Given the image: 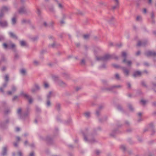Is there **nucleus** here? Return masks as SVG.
I'll return each instance as SVG.
<instances>
[{
	"instance_id": "obj_1",
	"label": "nucleus",
	"mask_w": 156,
	"mask_h": 156,
	"mask_svg": "<svg viewBox=\"0 0 156 156\" xmlns=\"http://www.w3.org/2000/svg\"><path fill=\"white\" fill-rule=\"evenodd\" d=\"M127 55L126 53L125 52H123L122 53V56L124 58L123 62L126 64L128 66H130L131 64V62L130 61H127L126 59V56Z\"/></svg>"
},
{
	"instance_id": "obj_2",
	"label": "nucleus",
	"mask_w": 156,
	"mask_h": 156,
	"mask_svg": "<svg viewBox=\"0 0 156 156\" xmlns=\"http://www.w3.org/2000/svg\"><path fill=\"white\" fill-rule=\"evenodd\" d=\"M20 95L24 98L27 99L29 101V102L30 103H31L33 101L32 99L31 98L28 96L26 94L24 93L23 92H22L20 93Z\"/></svg>"
},
{
	"instance_id": "obj_3",
	"label": "nucleus",
	"mask_w": 156,
	"mask_h": 156,
	"mask_svg": "<svg viewBox=\"0 0 156 156\" xmlns=\"http://www.w3.org/2000/svg\"><path fill=\"white\" fill-rule=\"evenodd\" d=\"M146 55L147 56H155L156 55V53L153 51H148L146 53Z\"/></svg>"
},
{
	"instance_id": "obj_4",
	"label": "nucleus",
	"mask_w": 156,
	"mask_h": 156,
	"mask_svg": "<svg viewBox=\"0 0 156 156\" xmlns=\"http://www.w3.org/2000/svg\"><path fill=\"white\" fill-rule=\"evenodd\" d=\"M7 26V23L6 22H0V26L5 27Z\"/></svg>"
},
{
	"instance_id": "obj_5",
	"label": "nucleus",
	"mask_w": 156,
	"mask_h": 156,
	"mask_svg": "<svg viewBox=\"0 0 156 156\" xmlns=\"http://www.w3.org/2000/svg\"><path fill=\"white\" fill-rule=\"evenodd\" d=\"M141 74V72L140 71H136L133 74V76L136 77L137 76H140Z\"/></svg>"
},
{
	"instance_id": "obj_6",
	"label": "nucleus",
	"mask_w": 156,
	"mask_h": 156,
	"mask_svg": "<svg viewBox=\"0 0 156 156\" xmlns=\"http://www.w3.org/2000/svg\"><path fill=\"white\" fill-rule=\"evenodd\" d=\"M9 8L6 6H3L2 9V11L3 12H5L7 11Z\"/></svg>"
},
{
	"instance_id": "obj_7",
	"label": "nucleus",
	"mask_w": 156,
	"mask_h": 156,
	"mask_svg": "<svg viewBox=\"0 0 156 156\" xmlns=\"http://www.w3.org/2000/svg\"><path fill=\"white\" fill-rule=\"evenodd\" d=\"M114 2L115 3V6L113 7V9H115L116 7H117L119 5V2L118 0H114Z\"/></svg>"
},
{
	"instance_id": "obj_8",
	"label": "nucleus",
	"mask_w": 156,
	"mask_h": 156,
	"mask_svg": "<svg viewBox=\"0 0 156 156\" xmlns=\"http://www.w3.org/2000/svg\"><path fill=\"white\" fill-rule=\"evenodd\" d=\"M110 55H106L105 57L103 58H100L101 59H102L103 60H105L109 58H110Z\"/></svg>"
},
{
	"instance_id": "obj_9",
	"label": "nucleus",
	"mask_w": 156,
	"mask_h": 156,
	"mask_svg": "<svg viewBox=\"0 0 156 156\" xmlns=\"http://www.w3.org/2000/svg\"><path fill=\"white\" fill-rule=\"evenodd\" d=\"M6 150L5 147H4L3 149L2 155L3 156L5 155L6 153Z\"/></svg>"
},
{
	"instance_id": "obj_10",
	"label": "nucleus",
	"mask_w": 156,
	"mask_h": 156,
	"mask_svg": "<svg viewBox=\"0 0 156 156\" xmlns=\"http://www.w3.org/2000/svg\"><path fill=\"white\" fill-rule=\"evenodd\" d=\"M9 34L10 36L12 37H13V38H16V35L12 32H10L9 33Z\"/></svg>"
},
{
	"instance_id": "obj_11",
	"label": "nucleus",
	"mask_w": 156,
	"mask_h": 156,
	"mask_svg": "<svg viewBox=\"0 0 156 156\" xmlns=\"http://www.w3.org/2000/svg\"><path fill=\"white\" fill-rule=\"evenodd\" d=\"M20 44L22 46H24L26 45V42L25 41H20Z\"/></svg>"
},
{
	"instance_id": "obj_12",
	"label": "nucleus",
	"mask_w": 156,
	"mask_h": 156,
	"mask_svg": "<svg viewBox=\"0 0 156 156\" xmlns=\"http://www.w3.org/2000/svg\"><path fill=\"white\" fill-rule=\"evenodd\" d=\"M39 88V87L37 85V86H35V87L33 88V89H32V91L33 92H34L35 91V90H37Z\"/></svg>"
},
{
	"instance_id": "obj_13",
	"label": "nucleus",
	"mask_w": 156,
	"mask_h": 156,
	"mask_svg": "<svg viewBox=\"0 0 156 156\" xmlns=\"http://www.w3.org/2000/svg\"><path fill=\"white\" fill-rule=\"evenodd\" d=\"M20 73L22 75H24L26 73V70L24 69H22L20 70Z\"/></svg>"
},
{
	"instance_id": "obj_14",
	"label": "nucleus",
	"mask_w": 156,
	"mask_h": 156,
	"mask_svg": "<svg viewBox=\"0 0 156 156\" xmlns=\"http://www.w3.org/2000/svg\"><path fill=\"white\" fill-rule=\"evenodd\" d=\"M25 11V9L24 8H21L19 10V12L20 13H24Z\"/></svg>"
},
{
	"instance_id": "obj_15",
	"label": "nucleus",
	"mask_w": 156,
	"mask_h": 156,
	"mask_svg": "<svg viewBox=\"0 0 156 156\" xmlns=\"http://www.w3.org/2000/svg\"><path fill=\"white\" fill-rule=\"evenodd\" d=\"M85 116L86 117H88L90 115V113L89 112H86L84 114Z\"/></svg>"
},
{
	"instance_id": "obj_16",
	"label": "nucleus",
	"mask_w": 156,
	"mask_h": 156,
	"mask_svg": "<svg viewBox=\"0 0 156 156\" xmlns=\"http://www.w3.org/2000/svg\"><path fill=\"white\" fill-rule=\"evenodd\" d=\"M16 23V20L15 18H13L12 19V23L14 24Z\"/></svg>"
},
{
	"instance_id": "obj_17",
	"label": "nucleus",
	"mask_w": 156,
	"mask_h": 156,
	"mask_svg": "<svg viewBox=\"0 0 156 156\" xmlns=\"http://www.w3.org/2000/svg\"><path fill=\"white\" fill-rule=\"evenodd\" d=\"M125 75H127L129 74V72L128 70L125 69H123Z\"/></svg>"
},
{
	"instance_id": "obj_18",
	"label": "nucleus",
	"mask_w": 156,
	"mask_h": 156,
	"mask_svg": "<svg viewBox=\"0 0 156 156\" xmlns=\"http://www.w3.org/2000/svg\"><path fill=\"white\" fill-rule=\"evenodd\" d=\"M89 37V35L88 34L84 35L83 36L84 38L86 39H87Z\"/></svg>"
},
{
	"instance_id": "obj_19",
	"label": "nucleus",
	"mask_w": 156,
	"mask_h": 156,
	"mask_svg": "<svg viewBox=\"0 0 156 156\" xmlns=\"http://www.w3.org/2000/svg\"><path fill=\"white\" fill-rule=\"evenodd\" d=\"M140 102L143 105H145L146 103V101L144 100H141Z\"/></svg>"
},
{
	"instance_id": "obj_20",
	"label": "nucleus",
	"mask_w": 156,
	"mask_h": 156,
	"mask_svg": "<svg viewBox=\"0 0 156 156\" xmlns=\"http://www.w3.org/2000/svg\"><path fill=\"white\" fill-rule=\"evenodd\" d=\"M5 79L6 82H7L9 80V76L8 75H6L5 77Z\"/></svg>"
},
{
	"instance_id": "obj_21",
	"label": "nucleus",
	"mask_w": 156,
	"mask_h": 156,
	"mask_svg": "<svg viewBox=\"0 0 156 156\" xmlns=\"http://www.w3.org/2000/svg\"><path fill=\"white\" fill-rule=\"evenodd\" d=\"M44 87L45 88H47L48 87L49 85L47 83L45 82L44 83Z\"/></svg>"
},
{
	"instance_id": "obj_22",
	"label": "nucleus",
	"mask_w": 156,
	"mask_h": 156,
	"mask_svg": "<svg viewBox=\"0 0 156 156\" xmlns=\"http://www.w3.org/2000/svg\"><path fill=\"white\" fill-rule=\"evenodd\" d=\"M142 19L141 17L140 16H138L136 17V20L137 21H140Z\"/></svg>"
},
{
	"instance_id": "obj_23",
	"label": "nucleus",
	"mask_w": 156,
	"mask_h": 156,
	"mask_svg": "<svg viewBox=\"0 0 156 156\" xmlns=\"http://www.w3.org/2000/svg\"><path fill=\"white\" fill-rule=\"evenodd\" d=\"M143 44L140 41H139L137 44V45L138 46H140L142 45H143Z\"/></svg>"
},
{
	"instance_id": "obj_24",
	"label": "nucleus",
	"mask_w": 156,
	"mask_h": 156,
	"mask_svg": "<svg viewBox=\"0 0 156 156\" xmlns=\"http://www.w3.org/2000/svg\"><path fill=\"white\" fill-rule=\"evenodd\" d=\"M15 45L13 44H12L10 46L9 45V47L11 48H13L15 47Z\"/></svg>"
},
{
	"instance_id": "obj_25",
	"label": "nucleus",
	"mask_w": 156,
	"mask_h": 156,
	"mask_svg": "<svg viewBox=\"0 0 156 156\" xmlns=\"http://www.w3.org/2000/svg\"><path fill=\"white\" fill-rule=\"evenodd\" d=\"M115 78L117 79H119V75L118 74H115Z\"/></svg>"
},
{
	"instance_id": "obj_26",
	"label": "nucleus",
	"mask_w": 156,
	"mask_h": 156,
	"mask_svg": "<svg viewBox=\"0 0 156 156\" xmlns=\"http://www.w3.org/2000/svg\"><path fill=\"white\" fill-rule=\"evenodd\" d=\"M51 94H52L51 92H49V94L47 95V98H49L50 97V96H51Z\"/></svg>"
},
{
	"instance_id": "obj_27",
	"label": "nucleus",
	"mask_w": 156,
	"mask_h": 156,
	"mask_svg": "<svg viewBox=\"0 0 156 156\" xmlns=\"http://www.w3.org/2000/svg\"><path fill=\"white\" fill-rule=\"evenodd\" d=\"M21 110L20 108H19L17 110V113L18 114H20V113Z\"/></svg>"
},
{
	"instance_id": "obj_28",
	"label": "nucleus",
	"mask_w": 156,
	"mask_h": 156,
	"mask_svg": "<svg viewBox=\"0 0 156 156\" xmlns=\"http://www.w3.org/2000/svg\"><path fill=\"white\" fill-rule=\"evenodd\" d=\"M38 62L37 61H34V63L35 65H37V64H38Z\"/></svg>"
},
{
	"instance_id": "obj_29",
	"label": "nucleus",
	"mask_w": 156,
	"mask_h": 156,
	"mask_svg": "<svg viewBox=\"0 0 156 156\" xmlns=\"http://www.w3.org/2000/svg\"><path fill=\"white\" fill-rule=\"evenodd\" d=\"M85 61L83 59L81 61V64H82L83 65L85 64Z\"/></svg>"
},
{
	"instance_id": "obj_30",
	"label": "nucleus",
	"mask_w": 156,
	"mask_h": 156,
	"mask_svg": "<svg viewBox=\"0 0 156 156\" xmlns=\"http://www.w3.org/2000/svg\"><path fill=\"white\" fill-rule=\"evenodd\" d=\"M3 46L5 48H6L7 47V45L5 43L3 44Z\"/></svg>"
},
{
	"instance_id": "obj_31",
	"label": "nucleus",
	"mask_w": 156,
	"mask_h": 156,
	"mask_svg": "<svg viewBox=\"0 0 156 156\" xmlns=\"http://www.w3.org/2000/svg\"><path fill=\"white\" fill-rule=\"evenodd\" d=\"M47 105L48 106H50V103L49 101H48L47 103Z\"/></svg>"
},
{
	"instance_id": "obj_32",
	"label": "nucleus",
	"mask_w": 156,
	"mask_h": 156,
	"mask_svg": "<svg viewBox=\"0 0 156 156\" xmlns=\"http://www.w3.org/2000/svg\"><path fill=\"white\" fill-rule=\"evenodd\" d=\"M18 156H22V154L20 152H18Z\"/></svg>"
},
{
	"instance_id": "obj_33",
	"label": "nucleus",
	"mask_w": 156,
	"mask_h": 156,
	"mask_svg": "<svg viewBox=\"0 0 156 156\" xmlns=\"http://www.w3.org/2000/svg\"><path fill=\"white\" fill-rule=\"evenodd\" d=\"M34 153L33 152H32L30 153L29 156H34Z\"/></svg>"
},
{
	"instance_id": "obj_34",
	"label": "nucleus",
	"mask_w": 156,
	"mask_h": 156,
	"mask_svg": "<svg viewBox=\"0 0 156 156\" xmlns=\"http://www.w3.org/2000/svg\"><path fill=\"white\" fill-rule=\"evenodd\" d=\"M58 7L59 8H62V5L60 4H58Z\"/></svg>"
},
{
	"instance_id": "obj_35",
	"label": "nucleus",
	"mask_w": 156,
	"mask_h": 156,
	"mask_svg": "<svg viewBox=\"0 0 156 156\" xmlns=\"http://www.w3.org/2000/svg\"><path fill=\"white\" fill-rule=\"evenodd\" d=\"M140 54V52L139 51H138L136 53V55H138Z\"/></svg>"
},
{
	"instance_id": "obj_36",
	"label": "nucleus",
	"mask_w": 156,
	"mask_h": 156,
	"mask_svg": "<svg viewBox=\"0 0 156 156\" xmlns=\"http://www.w3.org/2000/svg\"><path fill=\"white\" fill-rule=\"evenodd\" d=\"M16 131H19L20 130V128H16Z\"/></svg>"
},
{
	"instance_id": "obj_37",
	"label": "nucleus",
	"mask_w": 156,
	"mask_h": 156,
	"mask_svg": "<svg viewBox=\"0 0 156 156\" xmlns=\"http://www.w3.org/2000/svg\"><path fill=\"white\" fill-rule=\"evenodd\" d=\"M16 140L18 141H19L20 140V138L19 137H16Z\"/></svg>"
},
{
	"instance_id": "obj_38",
	"label": "nucleus",
	"mask_w": 156,
	"mask_h": 156,
	"mask_svg": "<svg viewBox=\"0 0 156 156\" xmlns=\"http://www.w3.org/2000/svg\"><path fill=\"white\" fill-rule=\"evenodd\" d=\"M143 12L144 13H146V9H144V10H143Z\"/></svg>"
},
{
	"instance_id": "obj_39",
	"label": "nucleus",
	"mask_w": 156,
	"mask_h": 156,
	"mask_svg": "<svg viewBox=\"0 0 156 156\" xmlns=\"http://www.w3.org/2000/svg\"><path fill=\"white\" fill-rule=\"evenodd\" d=\"M121 147L122 148L123 150H124L125 149V148L124 146H122Z\"/></svg>"
},
{
	"instance_id": "obj_40",
	"label": "nucleus",
	"mask_w": 156,
	"mask_h": 156,
	"mask_svg": "<svg viewBox=\"0 0 156 156\" xmlns=\"http://www.w3.org/2000/svg\"><path fill=\"white\" fill-rule=\"evenodd\" d=\"M8 94L9 95L11 94H12V92L11 91H9L8 92Z\"/></svg>"
},
{
	"instance_id": "obj_41",
	"label": "nucleus",
	"mask_w": 156,
	"mask_h": 156,
	"mask_svg": "<svg viewBox=\"0 0 156 156\" xmlns=\"http://www.w3.org/2000/svg\"><path fill=\"white\" fill-rule=\"evenodd\" d=\"M17 98V96H15V97H14L13 98V99L14 100H15Z\"/></svg>"
},
{
	"instance_id": "obj_42",
	"label": "nucleus",
	"mask_w": 156,
	"mask_h": 156,
	"mask_svg": "<svg viewBox=\"0 0 156 156\" xmlns=\"http://www.w3.org/2000/svg\"><path fill=\"white\" fill-rule=\"evenodd\" d=\"M7 85V84H4L3 85V87H5L6 85Z\"/></svg>"
},
{
	"instance_id": "obj_43",
	"label": "nucleus",
	"mask_w": 156,
	"mask_h": 156,
	"mask_svg": "<svg viewBox=\"0 0 156 156\" xmlns=\"http://www.w3.org/2000/svg\"><path fill=\"white\" fill-rule=\"evenodd\" d=\"M138 114L139 116H140L141 115V113H139Z\"/></svg>"
},
{
	"instance_id": "obj_44",
	"label": "nucleus",
	"mask_w": 156,
	"mask_h": 156,
	"mask_svg": "<svg viewBox=\"0 0 156 156\" xmlns=\"http://www.w3.org/2000/svg\"><path fill=\"white\" fill-rule=\"evenodd\" d=\"M3 91V90H2V88H0V92H2Z\"/></svg>"
},
{
	"instance_id": "obj_45",
	"label": "nucleus",
	"mask_w": 156,
	"mask_h": 156,
	"mask_svg": "<svg viewBox=\"0 0 156 156\" xmlns=\"http://www.w3.org/2000/svg\"><path fill=\"white\" fill-rule=\"evenodd\" d=\"M14 146H15V147H16L17 146V144L16 143H15L14 144Z\"/></svg>"
},
{
	"instance_id": "obj_46",
	"label": "nucleus",
	"mask_w": 156,
	"mask_h": 156,
	"mask_svg": "<svg viewBox=\"0 0 156 156\" xmlns=\"http://www.w3.org/2000/svg\"><path fill=\"white\" fill-rule=\"evenodd\" d=\"M5 67H3L2 68V71H4V70H5Z\"/></svg>"
},
{
	"instance_id": "obj_47",
	"label": "nucleus",
	"mask_w": 156,
	"mask_h": 156,
	"mask_svg": "<svg viewBox=\"0 0 156 156\" xmlns=\"http://www.w3.org/2000/svg\"><path fill=\"white\" fill-rule=\"evenodd\" d=\"M152 0H149L148 2L149 3H151Z\"/></svg>"
},
{
	"instance_id": "obj_48",
	"label": "nucleus",
	"mask_w": 156,
	"mask_h": 156,
	"mask_svg": "<svg viewBox=\"0 0 156 156\" xmlns=\"http://www.w3.org/2000/svg\"><path fill=\"white\" fill-rule=\"evenodd\" d=\"M60 22L61 24H63L64 23V21H61Z\"/></svg>"
},
{
	"instance_id": "obj_49",
	"label": "nucleus",
	"mask_w": 156,
	"mask_h": 156,
	"mask_svg": "<svg viewBox=\"0 0 156 156\" xmlns=\"http://www.w3.org/2000/svg\"><path fill=\"white\" fill-rule=\"evenodd\" d=\"M27 141H25L24 142V144H25V145H27Z\"/></svg>"
},
{
	"instance_id": "obj_50",
	"label": "nucleus",
	"mask_w": 156,
	"mask_h": 156,
	"mask_svg": "<svg viewBox=\"0 0 156 156\" xmlns=\"http://www.w3.org/2000/svg\"><path fill=\"white\" fill-rule=\"evenodd\" d=\"M15 87H13L12 89V91H14L15 90Z\"/></svg>"
},
{
	"instance_id": "obj_51",
	"label": "nucleus",
	"mask_w": 156,
	"mask_h": 156,
	"mask_svg": "<svg viewBox=\"0 0 156 156\" xmlns=\"http://www.w3.org/2000/svg\"><path fill=\"white\" fill-rule=\"evenodd\" d=\"M44 25L45 26H46V23H44Z\"/></svg>"
},
{
	"instance_id": "obj_52",
	"label": "nucleus",
	"mask_w": 156,
	"mask_h": 156,
	"mask_svg": "<svg viewBox=\"0 0 156 156\" xmlns=\"http://www.w3.org/2000/svg\"><path fill=\"white\" fill-rule=\"evenodd\" d=\"M2 15H1V14H0V18L2 17Z\"/></svg>"
},
{
	"instance_id": "obj_53",
	"label": "nucleus",
	"mask_w": 156,
	"mask_h": 156,
	"mask_svg": "<svg viewBox=\"0 0 156 156\" xmlns=\"http://www.w3.org/2000/svg\"><path fill=\"white\" fill-rule=\"evenodd\" d=\"M129 109H130V110H132V108L131 107H129Z\"/></svg>"
},
{
	"instance_id": "obj_54",
	"label": "nucleus",
	"mask_w": 156,
	"mask_h": 156,
	"mask_svg": "<svg viewBox=\"0 0 156 156\" xmlns=\"http://www.w3.org/2000/svg\"><path fill=\"white\" fill-rule=\"evenodd\" d=\"M84 140H87V139H86V137H84Z\"/></svg>"
},
{
	"instance_id": "obj_55",
	"label": "nucleus",
	"mask_w": 156,
	"mask_h": 156,
	"mask_svg": "<svg viewBox=\"0 0 156 156\" xmlns=\"http://www.w3.org/2000/svg\"><path fill=\"white\" fill-rule=\"evenodd\" d=\"M99 153V152L98 151H97V154H98Z\"/></svg>"
},
{
	"instance_id": "obj_56",
	"label": "nucleus",
	"mask_w": 156,
	"mask_h": 156,
	"mask_svg": "<svg viewBox=\"0 0 156 156\" xmlns=\"http://www.w3.org/2000/svg\"><path fill=\"white\" fill-rule=\"evenodd\" d=\"M25 20H23L22 21V22H25Z\"/></svg>"
},
{
	"instance_id": "obj_57",
	"label": "nucleus",
	"mask_w": 156,
	"mask_h": 156,
	"mask_svg": "<svg viewBox=\"0 0 156 156\" xmlns=\"http://www.w3.org/2000/svg\"><path fill=\"white\" fill-rule=\"evenodd\" d=\"M129 87L130 86V85L129 84Z\"/></svg>"
},
{
	"instance_id": "obj_58",
	"label": "nucleus",
	"mask_w": 156,
	"mask_h": 156,
	"mask_svg": "<svg viewBox=\"0 0 156 156\" xmlns=\"http://www.w3.org/2000/svg\"><path fill=\"white\" fill-rule=\"evenodd\" d=\"M115 66V67H116V66Z\"/></svg>"
},
{
	"instance_id": "obj_59",
	"label": "nucleus",
	"mask_w": 156,
	"mask_h": 156,
	"mask_svg": "<svg viewBox=\"0 0 156 156\" xmlns=\"http://www.w3.org/2000/svg\"><path fill=\"white\" fill-rule=\"evenodd\" d=\"M46 1H47V0H45Z\"/></svg>"
}]
</instances>
